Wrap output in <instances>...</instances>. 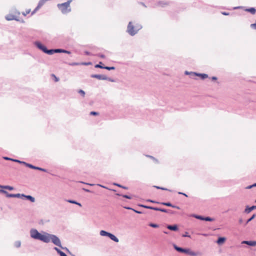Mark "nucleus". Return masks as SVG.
<instances>
[{"instance_id":"1","label":"nucleus","mask_w":256,"mask_h":256,"mask_svg":"<svg viewBox=\"0 0 256 256\" xmlns=\"http://www.w3.org/2000/svg\"><path fill=\"white\" fill-rule=\"evenodd\" d=\"M30 234L32 238L34 239L38 240L44 242H48V238L47 233L44 232L43 234L40 233L36 230L32 229L30 231Z\"/></svg>"},{"instance_id":"2","label":"nucleus","mask_w":256,"mask_h":256,"mask_svg":"<svg viewBox=\"0 0 256 256\" xmlns=\"http://www.w3.org/2000/svg\"><path fill=\"white\" fill-rule=\"evenodd\" d=\"M142 26L138 24H134L132 22H130L127 28V31L131 36H134L142 28Z\"/></svg>"},{"instance_id":"3","label":"nucleus","mask_w":256,"mask_h":256,"mask_svg":"<svg viewBox=\"0 0 256 256\" xmlns=\"http://www.w3.org/2000/svg\"><path fill=\"white\" fill-rule=\"evenodd\" d=\"M72 1V0H69L67 2L58 4V8L62 13L66 14L70 12V3Z\"/></svg>"},{"instance_id":"4","label":"nucleus","mask_w":256,"mask_h":256,"mask_svg":"<svg viewBox=\"0 0 256 256\" xmlns=\"http://www.w3.org/2000/svg\"><path fill=\"white\" fill-rule=\"evenodd\" d=\"M47 236H48V242H49L50 240L52 241V242L56 245L60 246V239L56 236L50 234H49L47 233Z\"/></svg>"},{"instance_id":"5","label":"nucleus","mask_w":256,"mask_h":256,"mask_svg":"<svg viewBox=\"0 0 256 256\" xmlns=\"http://www.w3.org/2000/svg\"><path fill=\"white\" fill-rule=\"evenodd\" d=\"M36 45L38 46V48H39L40 50H42L44 52L49 54H52V50H48L46 49V48L44 45L42 44L40 42H36Z\"/></svg>"},{"instance_id":"6","label":"nucleus","mask_w":256,"mask_h":256,"mask_svg":"<svg viewBox=\"0 0 256 256\" xmlns=\"http://www.w3.org/2000/svg\"><path fill=\"white\" fill-rule=\"evenodd\" d=\"M24 197L26 198L28 200H30L32 202H34L35 201V199L34 198L30 196H24V194H17V198Z\"/></svg>"},{"instance_id":"7","label":"nucleus","mask_w":256,"mask_h":256,"mask_svg":"<svg viewBox=\"0 0 256 256\" xmlns=\"http://www.w3.org/2000/svg\"><path fill=\"white\" fill-rule=\"evenodd\" d=\"M0 192L4 194L8 198H16V194H10L3 189H0Z\"/></svg>"},{"instance_id":"8","label":"nucleus","mask_w":256,"mask_h":256,"mask_svg":"<svg viewBox=\"0 0 256 256\" xmlns=\"http://www.w3.org/2000/svg\"><path fill=\"white\" fill-rule=\"evenodd\" d=\"M5 18L7 20H16V16L12 14H7Z\"/></svg>"},{"instance_id":"9","label":"nucleus","mask_w":256,"mask_h":256,"mask_svg":"<svg viewBox=\"0 0 256 256\" xmlns=\"http://www.w3.org/2000/svg\"><path fill=\"white\" fill-rule=\"evenodd\" d=\"M92 78H96L98 80H106V77L100 74H92Z\"/></svg>"},{"instance_id":"10","label":"nucleus","mask_w":256,"mask_h":256,"mask_svg":"<svg viewBox=\"0 0 256 256\" xmlns=\"http://www.w3.org/2000/svg\"><path fill=\"white\" fill-rule=\"evenodd\" d=\"M52 50V54L54 52H64V53H67V54H70V52H68V51H67V50H62V49H56V50Z\"/></svg>"},{"instance_id":"11","label":"nucleus","mask_w":256,"mask_h":256,"mask_svg":"<svg viewBox=\"0 0 256 256\" xmlns=\"http://www.w3.org/2000/svg\"><path fill=\"white\" fill-rule=\"evenodd\" d=\"M161 204L162 205H164V206H170V207H172L174 208H176L178 210L180 209V208L179 206H173L170 202H162Z\"/></svg>"},{"instance_id":"12","label":"nucleus","mask_w":256,"mask_h":256,"mask_svg":"<svg viewBox=\"0 0 256 256\" xmlns=\"http://www.w3.org/2000/svg\"><path fill=\"white\" fill-rule=\"evenodd\" d=\"M242 244H246L249 246H256V241H243Z\"/></svg>"},{"instance_id":"13","label":"nucleus","mask_w":256,"mask_h":256,"mask_svg":"<svg viewBox=\"0 0 256 256\" xmlns=\"http://www.w3.org/2000/svg\"><path fill=\"white\" fill-rule=\"evenodd\" d=\"M226 240V239L225 238L220 237L218 238L216 242L218 244H222L225 242Z\"/></svg>"},{"instance_id":"14","label":"nucleus","mask_w":256,"mask_h":256,"mask_svg":"<svg viewBox=\"0 0 256 256\" xmlns=\"http://www.w3.org/2000/svg\"><path fill=\"white\" fill-rule=\"evenodd\" d=\"M0 188H3V189H6V190H14V188L13 186H10L0 185Z\"/></svg>"},{"instance_id":"15","label":"nucleus","mask_w":256,"mask_h":256,"mask_svg":"<svg viewBox=\"0 0 256 256\" xmlns=\"http://www.w3.org/2000/svg\"><path fill=\"white\" fill-rule=\"evenodd\" d=\"M108 236L112 240L116 242H118V239L114 234L109 233V234Z\"/></svg>"},{"instance_id":"16","label":"nucleus","mask_w":256,"mask_h":256,"mask_svg":"<svg viewBox=\"0 0 256 256\" xmlns=\"http://www.w3.org/2000/svg\"><path fill=\"white\" fill-rule=\"evenodd\" d=\"M167 228L172 230H177L178 228L176 225H169L167 226Z\"/></svg>"},{"instance_id":"17","label":"nucleus","mask_w":256,"mask_h":256,"mask_svg":"<svg viewBox=\"0 0 256 256\" xmlns=\"http://www.w3.org/2000/svg\"><path fill=\"white\" fill-rule=\"evenodd\" d=\"M174 248L177 251H178L179 252H187L186 250L183 249L181 248L178 247L176 246H174Z\"/></svg>"},{"instance_id":"18","label":"nucleus","mask_w":256,"mask_h":256,"mask_svg":"<svg viewBox=\"0 0 256 256\" xmlns=\"http://www.w3.org/2000/svg\"><path fill=\"white\" fill-rule=\"evenodd\" d=\"M44 0H42L41 1H40L38 4V6L36 8L35 11L40 8L44 4Z\"/></svg>"},{"instance_id":"19","label":"nucleus","mask_w":256,"mask_h":256,"mask_svg":"<svg viewBox=\"0 0 256 256\" xmlns=\"http://www.w3.org/2000/svg\"><path fill=\"white\" fill-rule=\"evenodd\" d=\"M246 11L250 12L252 14H254L256 13V10L254 8H247L246 10Z\"/></svg>"},{"instance_id":"20","label":"nucleus","mask_w":256,"mask_h":256,"mask_svg":"<svg viewBox=\"0 0 256 256\" xmlns=\"http://www.w3.org/2000/svg\"><path fill=\"white\" fill-rule=\"evenodd\" d=\"M256 208V206H252L249 208H246L245 210V212L247 213L250 212L252 210H254Z\"/></svg>"},{"instance_id":"21","label":"nucleus","mask_w":256,"mask_h":256,"mask_svg":"<svg viewBox=\"0 0 256 256\" xmlns=\"http://www.w3.org/2000/svg\"><path fill=\"white\" fill-rule=\"evenodd\" d=\"M197 74L198 76H199L202 79L204 80V79H205L206 78H207L208 77V74Z\"/></svg>"},{"instance_id":"22","label":"nucleus","mask_w":256,"mask_h":256,"mask_svg":"<svg viewBox=\"0 0 256 256\" xmlns=\"http://www.w3.org/2000/svg\"><path fill=\"white\" fill-rule=\"evenodd\" d=\"M55 250L58 252L60 254V256H67L64 252H62L58 248H55Z\"/></svg>"},{"instance_id":"23","label":"nucleus","mask_w":256,"mask_h":256,"mask_svg":"<svg viewBox=\"0 0 256 256\" xmlns=\"http://www.w3.org/2000/svg\"><path fill=\"white\" fill-rule=\"evenodd\" d=\"M100 234L102 236H108V234H109V232H106V231H104V230H102L100 232Z\"/></svg>"},{"instance_id":"24","label":"nucleus","mask_w":256,"mask_h":256,"mask_svg":"<svg viewBox=\"0 0 256 256\" xmlns=\"http://www.w3.org/2000/svg\"><path fill=\"white\" fill-rule=\"evenodd\" d=\"M140 206L142 207L154 210H155V208H154V207H152V206H144V205H142V204L140 205Z\"/></svg>"},{"instance_id":"25","label":"nucleus","mask_w":256,"mask_h":256,"mask_svg":"<svg viewBox=\"0 0 256 256\" xmlns=\"http://www.w3.org/2000/svg\"><path fill=\"white\" fill-rule=\"evenodd\" d=\"M3 158L5 160H12V162H16V159H15V158H10L8 156H4Z\"/></svg>"},{"instance_id":"26","label":"nucleus","mask_w":256,"mask_h":256,"mask_svg":"<svg viewBox=\"0 0 256 256\" xmlns=\"http://www.w3.org/2000/svg\"><path fill=\"white\" fill-rule=\"evenodd\" d=\"M155 210L160 211L164 212H168V210L164 208H155Z\"/></svg>"},{"instance_id":"27","label":"nucleus","mask_w":256,"mask_h":256,"mask_svg":"<svg viewBox=\"0 0 256 256\" xmlns=\"http://www.w3.org/2000/svg\"><path fill=\"white\" fill-rule=\"evenodd\" d=\"M24 164H26V163H25V162H24ZM26 164V166H28L29 168H33V169H36V168H38V167H36V166H32V164Z\"/></svg>"},{"instance_id":"28","label":"nucleus","mask_w":256,"mask_h":256,"mask_svg":"<svg viewBox=\"0 0 256 256\" xmlns=\"http://www.w3.org/2000/svg\"><path fill=\"white\" fill-rule=\"evenodd\" d=\"M149 226L152 228H158V225L157 224H152V223H150L149 224Z\"/></svg>"},{"instance_id":"29","label":"nucleus","mask_w":256,"mask_h":256,"mask_svg":"<svg viewBox=\"0 0 256 256\" xmlns=\"http://www.w3.org/2000/svg\"><path fill=\"white\" fill-rule=\"evenodd\" d=\"M51 76H52V78H54V81H55L56 82H58V81L59 80V78H57V77L56 76V75H55V74H52L51 75Z\"/></svg>"},{"instance_id":"30","label":"nucleus","mask_w":256,"mask_h":256,"mask_svg":"<svg viewBox=\"0 0 256 256\" xmlns=\"http://www.w3.org/2000/svg\"><path fill=\"white\" fill-rule=\"evenodd\" d=\"M101 64H102V62H100L99 64H98L95 66V68H104V66H101Z\"/></svg>"},{"instance_id":"31","label":"nucleus","mask_w":256,"mask_h":256,"mask_svg":"<svg viewBox=\"0 0 256 256\" xmlns=\"http://www.w3.org/2000/svg\"><path fill=\"white\" fill-rule=\"evenodd\" d=\"M104 68L108 70H114L115 68L114 66L109 67V66H104Z\"/></svg>"},{"instance_id":"32","label":"nucleus","mask_w":256,"mask_h":256,"mask_svg":"<svg viewBox=\"0 0 256 256\" xmlns=\"http://www.w3.org/2000/svg\"><path fill=\"white\" fill-rule=\"evenodd\" d=\"M256 216L255 214H253L252 216L246 222V224H247L248 222H249L250 221H251L252 219H254Z\"/></svg>"},{"instance_id":"33","label":"nucleus","mask_w":256,"mask_h":256,"mask_svg":"<svg viewBox=\"0 0 256 256\" xmlns=\"http://www.w3.org/2000/svg\"><path fill=\"white\" fill-rule=\"evenodd\" d=\"M78 92L81 94L82 95V96L83 97L84 96H85V92L84 90H80L79 91H78Z\"/></svg>"},{"instance_id":"34","label":"nucleus","mask_w":256,"mask_h":256,"mask_svg":"<svg viewBox=\"0 0 256 256\" xmlns=\"http://www.w3.org/2000/svg\"><path fill=\"white\" fill-rule=\"evenodd\" d=\"M126 208V209H128V210H133L134 212H135L136 213H138V214H141L142 212H139V211H138V210H134L130 208Z\"/></svg>"},{"instance_id":"35","label":"nucleus","mask_w":256,"mask_h":256,"mask_svg":"<svg viewBox=\"0 0 256 256\" xmlns=\"http://www.w3.org/2000/svg\"><path fill=\"white\" fill-rule=\"evenodd\" d=\"M204 220H206V221H212V219L211 218H210V217H206V218H204Z\"/></svg>"},{"instance_id":"36","label":"nucleus","mask_w":256,"mask_h":256,"mask_svg":"<svg viewBox=\"0 0 256 256\" xmlns=\"http://www.w3.org/2000/svg\"><path fill=\"white\" fill-rule=\"evenodd\" d=\"M195 218H196L198 219L201 220H204V218L202 217V216H195Z\"/></svg>"},{"instance_id":"37","label":"nucleus","mask_w":256,"mask_h":256,"mask_svg":"<svg viewBox=\"0 0 256 256\" xmlns=\"http://www.w3.org/2000/svg\"><path fill=\"white\" fill-rule=\"evenodd\" d=\"M67 202H68L70 203H72V204H77L76 202L72 200H68Z\"/></svg>"},{"instance_id":"38","label":"nucleus","mask_w":256,"mask_h":256,"mask_svg":"<svg viewBox=\"0 0 256 256\" xmlns=\"http://www.w3.org/2000/svg\"><path fill=\"white\" fill-rule=\"evenodd\" d=\"M154 187L158 189H162V190H167L166 188H161V187L158 186H154Z\"/></svg>"},{"instance_id":"39","label":"nucleus","mask_w":256,"mask_h":256,"mask_svg":"<svg viewBox=\"0 0 256 256\" xmlns=\"http://www.w3.org/2000/svg\"><path fill=\"white\" fill-rule=\"evenodd\" d=\"M90 114L91 115H94V116H96V115H98V113L96 112H90Z\"/></svg>"},{"instance_id":"40","label":"nucleus","mask_w":256,"mask_h":256,"mask_svg":"<svg viewBox=\"0 0 256 256\" xmlns=\"http://www.w3.org/2000/svg\"><path fill=\"white\" fill-rule=\"evenodd\" d=\"M36 170H42V171H43V172H46V170L45 169H44V168H39V167L36 168Z\"/></svg>"},{"instance_id":"41","label":"nucleus","mask_w":256,"mask_h":256,"mask_svg":"<svg viewBox=\"0 0 256 256\" xmlns=\"http://www.w3.org/2000/svg\"><path fill=\"white\" fill-rule=\"evenodd\" d=\"M36 170H42V171H43V172H46V170L45 169H44V168H39V167L36 168Z\"/></svg>"},{"instance_id":"42","label":"nucleus","mask_w":256,"mask_h":256,"mask_svg":"<svg viewBox=\"0 0 256 256\" xmlns=\"http://www.w3.org/2000/svg\"><path fill=\"white\" fill-rule=\"evenodd\" d=\"M122 196L124 197V198H128V199H130L131 198L130 196H127V195H124V196Z\"/></svg>"},{"instance_id":"43","label":"nucleus","mask_w":256,"mask_h":256,"mask_svg":"<svg viewBox=\"0 0 256 256\" xmlns=\"http://www.w3.org/2000/svg\"><path fill=\"white\" fill-rule=\"evenodd\" d=\"M149 158H150L154 160H155L156 162H158V160H156L154 157H153L152 156H148Z\"/></svg>"},{"instance_id":"44","label":"nucleus","mask_w":256,"mask_h":256,"mask_svg":"<svg viewBox=\"0 0 256 256\" xmlns=\"http://www.w3.org/2000/svg\"><path fill=\"white\" fill-rule=\"evenodd\" d=\"M239 223H240V224H242V218H240V219L239 220Z\"/></svg>"},{"instance_id":"45","label":"nucleus","mask_w":256,"mask_h":256,"mask_svg":"<svg viewBox=\"0 0 256 256\" xmlns=\"http://www.w3.org/2000/svg\"><path fill=\"white\" fill-rule=\"evenodd\" d=\"M178 194H183V195L185 196H187V195H186V194H184V193H182V192H178Z\"/></svg>"},{"instance_id":"46","label":"nucleus","mask_w":256,"mask_h":256,"mask_svg":"<svg viewBox=\"0 0 256 256\" xmlns=\"http://www.w3.org/2000/svg\"><path fill=\"white\" fill-rule=\"evenodd\" d=\"M147 201H148V202H154H154H156L153 201V200H148Z\"/></svg>"},{"instance_id":"47","label":"nucleus","mask_w":256,"mask_h":256,"mask_svg":"<svg viewBox=\"0 0 256 256\" xmlns=\"http://www.w3.org/2000/svg\"><path fill=\"white\" fill-rule=\"evenodd\" d=\"M118 186H120V187H122V188H125V189H126V188H126V187H124V186H120V184H118Z\"/></svg>"},{"instance_id":"48","label":"nucleus","mask_w":256,"mask_h":256,"mask_svg":"<svg viewBox=\"0 0 256 256\" xmlns=\"http://www.w3.org/2000/svg\"><path fill=\"white\" fill-rule=\"evenodd\" d=\"M76 204L79 206H82V204L80 203L77 202V204Z\"/></svg>"},{"instance_id":"49","label":"nucleus","mask_w":256,"mask_h":256,"mask_svg":"<svg viewBox=\"0 0 256 256\" xmlns=\"http://www.w3.org/2000/svg\"><path fill=\"white\" fill-rule=\"evenodd\" d=\"M252 186H256V183L253 184L252 186H250V188H252Z\"/></svg>"},{"instance_id":"50","label":"nucleus","mask_w":256,"mask_h":256,"mask_svg":"<svg viewBox=\"0 0 256 256\" xmlns=\"http://www.w3.org/2000/svg\"><path fill=\"white\" fill-rule=\"evenodd\" d=\"M101 58H104V55H100V56Z\"/></svg>"},{"instance_id":"51","label":"nucleus","mask_w":256,"mask_h":256,"mask_svg":"<svg viewBox=\"0 0 256 256\" xmlns=\"http://www.w3.org/2000/svg\"><path fill=\"white\" fill-rule=\"evenodd\" d=\"M212 80H216V77H212Z\"/></svg>"},{"instance_id":"52","label":"nucleus","mask_w":256,"mask_h":256,"mask_svg":"<svg viewBox=\"0 0 256 256\" xmlns=\"http://www.w3.org/2000/svg\"><path fill=\"white\" fill-rule=\"evenodd\" d=\"M16 162H19V163H22V162H20V160H16Z\"/></svg>"},{"instance_id":"53","label":"nucleus","mask_w":256,"mask_h":256,"mask_svg":"<svg viewBox=\"0 0 256 256\" xmlns=\"http://www.w3.org/2000/svg\"><path fill=\"white\" fill-rule=\"evenodd\" d=\"M222 14H224V15H228V14H226V12H223Z\"/></svg>"},{"instance_id":"54","label":"nucleus","mask_w":256,"mask_h":256,"mask_svg":"<svg viewBox=\"0 0 256 256\" xmlns=\"http://www.w3.org/2000/svg\"><path fill=\"white\" fill-rule=\"evenodd\" d=\"M89 64H86V63H84V64H85V65H88Z\"/></svg>"},{"instance_id":"55","label":"nucleus","mask_w":256,"mask_h":256,"mask_svg":"<svg viewBox=\"0 0 256 256\" xmlns=\"http://www.w3.org/2000/svg\"><path fill=\"white\" fill-rule=\"evenodd\" d=\"M30 12V11L26 12V14H28Z\"/></svg>"}]
</instances>
